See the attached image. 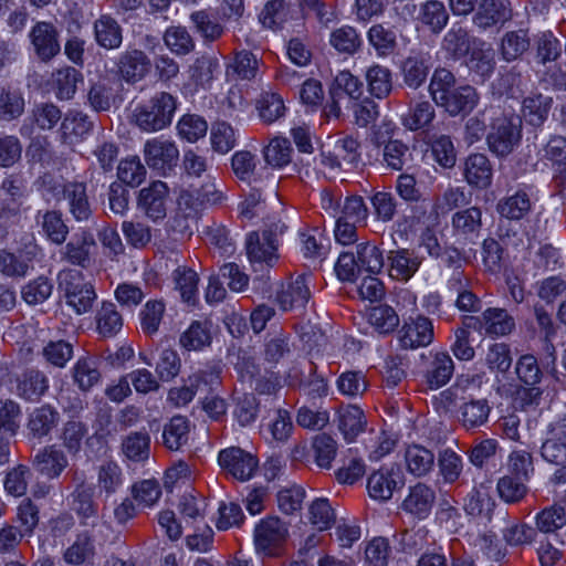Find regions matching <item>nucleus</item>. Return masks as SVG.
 <instances>
[{"instance_id":"32","label":"nucleus","mask_w":566,"mask_h":566,"mask_svg":"<svg viewBox=\"0 0 566 566\" xmlns=\"http://www.w3.org/2000/svg\"><path fill=\"white\" fill-rule=\"evenodd\" d=\"M417 19L432 33L438 34L447 25L449 13L442 2L429 0L420 6Z\"/></svg>"},{"instance_id":"18","label":"nucleus","mask_w":566,"mask_h":566,"mask_svg":"<svg viewBox=\"0 0 566 566\" xmlns=\"http://www.w3.org/2000/svg\"><path fill=\"white\" fill-rule=\"evenodd\" d=\"M15 395L27 401H38L49 389L46 376L35 369H29L18 376Z\"/></svg>"},{"instance_id":"2","label":"nucleus","mask_w":566,"mask_h":566,"mask_svg":"<svg viewBox=\"0 0 566 566\" xmlns=\"http://www.w3.org/2000/svg\"><path fill=\"white\" fill-rule=\"evenodd\" d=\"M176 108V98L170 93L158 92L135 109L136 125L145 132L161 130L171 124Z\"/></svg>"},{"instance_id":"23","label":"nucleus","mask_w":566,"mask_h":566,"mask_svg":"<svg viewBox=\"0 0 566 566\" xmlns=\"http://www.w3.org/2000/svg\"><path fill=\"white\" fill-rule=\"evenodd\" d=\"M59 421V411L50 405H43L31 411L27 428L32 438L42 439L51 433Z\"/></svg>"},{"instance_id":"59","label":"nucleus","mask_w":566,"mask_h":566,"mask_svg":"<svg viewBox=\"0 0 566 566\" xmlns=\"http://www.w3.org/2000/svg\"><path fill=\"white\" fill-rule=\"evenodd\" d=\"M259 400L253 394H243L235 398L233 416L240 426L247 427L253 423L259 413Z\"/></svg>"},{"instance_id":"48","label":"nucleus","mask_w":566,"mask_h":566,"mask_svg":"<svg viewBox=\"0 0 566 566\" xmlns=\"http://www.w3.org/2000/svg\"><path fill=\"white\" fill-rule=\"evenodd\" d=\"M292 147L287 138L275 137L264 148L265 161L275 168H282L291 163Z\"/></svg>"},{"instance_id":"10","label":"nucleus","mask_w":566,"mask_h":566,"mask_svg":"<svg viewBox=\"0 0 566 566\" xmlns=\"http://www.w3.org/2000/svg\"><path fill=\"white\" fill-rule=\"evenodd\" d=\"M405 479L401 469L392 465L389 469H380L374 472L367 482L369 495L379 501H388L391 499L394 491L402 488Z\"/></svg>"},{"instance_id":"7","label":"nucleus","mask_w":566,"mask_h":566,"mask_svg":"<svg viewBox=\"0 0 566 566\" xmlns=\"http://www.w3.org/2000/svg\"><path fill=\"white\" fill-rule=\"evenodd\" d=\"M218 461L222 469L242 482L250 480L254 475L259 464L253 454L238 447L220 451Z\"/></svg>"},{"instance_id":"24","label":"nucleus","mask_w":566,"mask_h":566,"mask_svg":"<svg viewBox=\"0 0 566 566\" xmlns=\"http://www.w3.org/2000/svg\"><path fill=\"white\" fill-rule=\"evenodd\" d=\"M510 18V10L501 0H481L473 15V23L480 30H486Z\"/></svg>"},{"instance_id":"29","label":"nucleus","mask_w":566,"mask_h":566,"mask_svg":"<svg viewBox=\"0 0 566 566\" xmlns=\"http://www.w3.org/2000/svg\"><path fill=\"white\" fill-rule=\"evenodd\" d=\"M564 526H566V509L560 504L547 506L535 515L537 534L556 535Z\"/></svg>"},{"instance_id":"30","label":"nucleus","mask_w":566,"mask_h":566,"mask_svg":"<svg viewBox=\"0 0 566 566\" xmlns=\"http://www.w3.org/2000/svg\"><path fill=\"white\" fill-rule=\"evenodd\" d=\"M72 377L80 390H90L101 379L97 359L91 356L78 358L73 366Z\"/></svg>"},{"instance_id":"33","label":"nucleus","mask_w":566,"mask_h":566,"mask_svg":"<svg viewBox=\"0 0 566 566\" xmlns=\"http://www.w3.org/2000/svg\"><path fill=\"white\" fill-rule=\"evenodd\" d=\"M531 206L528 195L518 190L514 195L500 199L496 210L501 217L507 220H521L531 211Z\"/></svg>"},{"instance_id":"28","label":"nucleus","mask_w":566,"mask_h":566,"mask_svg":"<svg viewBox=\"0 0 566 566\" xmlns=\"http://www.w3.org/2000/svg\"><path fill=\"white\" fill-rule=\"evenodd\" d=\"M553 105V98L543 94L527 96L522 103V115L525 122L534 127H541L547 119Z\"/></svg>"},{"instance_id":"38","label":"nucleus","mask_w":566,"mask_h":566,"mask_svg":"<svg viewBox=\"0 0 566 566\" xmlns=\"http://www.w3.org/2000/svg\"><path fill=\"white\" fill-rule=\"evenodd\" d=\"M454 371L452 358L447 353L436 354L430 367L426 374L427 382L431 389H438L444 386Z\"/></svg>"},{"instance_id":"49","label":"nucleus","mask_w":566,"mask_h":566,"mask_svg":"<svg viewBox=\"0 0 566 566\" xmlns=\"http://www.w3.org/2000/svg\"><path fill=\"white\" fill-rule=\"evenodd\" d=\"M382 159L388 168L396 171L402 170L412 160L408 145L398 139L386 144L382 150Z\"/></svg>"},{"instance_id":"35","label":"nucleus","mask_w":566,"mask_h":566,"mask_svg":"<svg viewBox=\"0 0 566 566\" xmlns=\"http://www.w3.org/2000/svg\"><path fill=\"white\" fill-rule=\"evenodd\" d=\"M531 40L526 30L506 32L500 45V53L504 61L513 62L528 51Z\"/></svg>"},{"instance_id":"61","label":"nucleus","mask_w":566,"mask_h":566,"mask_svg":"<svg viewBox=\"0 0 566 566\" xmlns=\"http://www.w3.org/2000/svg\"><path fill=\"white\" fill-rule=\"evenodd\" d=\"M53 291V284L45 276H39L23 286L21 291L22 298L30 305L42 304L46 301Z\"/></svg>"},{"instance_id":"19","label":"nucleus","mask_w":566,"mask_h":566,"mask_svg":"<svg viewBox=\"0 0 566 566\" xmlns=\"http://www.w3.org/2000/svg\"><path fill=\"white\" fill-rule=\"evenodd\" d=\"M64 199L69 203V211L77 222L88 221L93 214L91 203L83 182L70 181L64 184Z\"/></svg>"},{"instance_id":"27","label":"nucleus","mask_w":566,"mask_h":566,"mask_svg":"<svg viewBox=\"0 0 566 566\" xmlns=\"http://www.w3.org/2000/svg\"><path fill=\"white\" fill-rule=\"evenodd\" d=\"M390 263V275L407 281L419 269L421 259L408 249L392 250L387 256Z\"/></svg>"},{"instance_id":"25","label":"nucleus","mask_w":566,"mask_h":566,"mask_svg":"<svg viewBox=\"0 0 566 566\" xmlns=\"http://www.w3.org/2000/svg\"><path fill=\"white\" fill-rule=\"evenodd\" d=\"M431 69L428 54H416L408 56L401 64L403 83L412 90L419 88L427 80Z\"/></svg>"},{"instance_id":"36","label":"nucleus","mask_w":566,"mask_h":566,"mask_svg":"<svg viewBox=\"0 0 566 566\" xmlns=\"http://www.w3.org/2000/svg\"><path fill=\"white\" fill-rule=\"evenodd\" d=\"M70 499L72 510L82 518V523L94 526L98 517L97 504L94 502V488L72 491Z\"/></svg>"},{"instance_id":"51","label":"nucleus","mask_w":566,"mask_h":566,"mask_svg":"<svg viewBox=\"0 0 566 566\" xmlns=\"http://www.w3.org/2000/svg\"><path fill=\"white\" fill-rule=\"evenodd\" d=\"M24 98L18 91L2 88L0 92V120L10 122L24 112Z\"/></svg>"},{"instance_id":"52","label":"nucleus","mask_w":566,"mask_h":566,"mask_svg":"<svg viewBox=\"0 0 566 566\" xmlns=\"http://www.w3.org/2000/svg\"><path fill=\"white\" fill-rule=\"evenodd\" d=\"M515 373L525 386L538 385L543 377V370L539 363L532 354L522 355L517 359Z\"/></svg>"},{"instance_id":"17","label":"nucleus","mask_w":566,"mask_h":566,"mask_svg":"<svg viewBox=\"0 0 566 566\" xmlns=\"http://www.w3.org/2000/svg\"><path fill=\"white\" fill-rule=\"evenodd\" d=\"M289 531L284 522L276 516L268 517L261 521L254 530V539L256 547L269 549L277 546L287 537Z\"/></svg>"},{"instance_id":"50","label":"nucleus","mask_w":566,"mask_h":566,"mask_svg":"<svg viewBox=\"0 0 566 566\" xmlns=\"http://www.w3.org/2000/svg\"><path fill=\"white\" fill-rule=\"evenodd\" d=\"M368 41L378 55H388L394 52L397 41L392 29L384 24H375L368 31Z\"/></svg>"},{"instance_id":"34","label":"nucleus","mask_w":566,"mask_h":566,"mask_svg":"<svg viewBox=\"0 0 566 566\" xmlns=\"http://www.w3.org/2000/svg\"><path fill=\"white\" fill-rule=\"evenodd\" d=\"M163 444L171 450L178 451L189 439V422L182 416H175L163 429Z\"/></svg>"},{"instance_id":"16","label":"nucleus","mask_w":566,"mask_h":566,"mask_svg":"<svg viewBox=\"0 0 566 566\" xmlns=\"http://www.w3.org/2000/svg\"><path fill=\"white\" fill-rule=\"evenodd\" d=\"M202 208V200L197 191H181L177 200L176 213L172 218L174 229L181 233L188 231L190 222L197 219Z\"/></svg>"},{"instance_id":"11","label":"nucleus","mask_w":566,"mask_h":566,"mask_svg":"<svg viewBox=\"0 0 566 566\" xmlns=\"http://www.w3.org/2000/svg\"><path fill=\"white\" fill-rule=\"evenodd\" d=\"M144 156L150 168L165 174L166 170H170L176 166L179 151L174 143L154 138L145 144Z\"/></svg>"},{"instance_id":"42","label":"nucleus","mask_w":566,"mask_h":566,"mask_svg":"<svg viewBox=\"0 0 566 566\" xmlns=\"http://www.w3.org/2000/svg\"><path fill=\"white\" fill-rule=\"evenodd\" d=\"M97 331L103 337L116 335L123 326L122 315L112 302H103L96 315Z\"/></svg>"},{"instance_id":"58","label":"nucleus","mask_w":566,"mask_h":566,"mask_svg":"<svg viewBox=\"0 0 566 566\" xmlns=\"http://www.w3.org/2000/svg\"><path fill=\"white\" fill-rule=\"evenodd\" d=\"M117 176L123 184L137 187L146 178V168L138 157L125 158L117 167Z\"/></svg>"},{"instance_id":"37","label":"nucleus","mask_w":566,"mask_h":566,"mask_svg":"<svg viewBox=\"0 0 566 566\" xmlns=\"http://www.w3.org/2000/svg\"><path fill=\"white\" fill-rule=\"evenodd\" d=\"M45 235L55 244H62L69 234V227L65 224L62 213L57 210H46L36 216Z\"/></svg>"},{"instance_id":"14","label":"nucleus","mask_w":566,"mask_h":566,"mask_svg":"<svg viewBox=\"0 0 566 566\" xmlns=\"http://www.w3.org/2000/svg\"><path fill=\"white\" fill-rule=\"evenodd\" d=\"M32 464L40 474L53 480L69 467V460L64 451L55 446H49L34 455Z\"/></svg>"},{"instance_id":"13","label":"nucleus","mask_w":566,"mask_h":566,"mask_svg":"<svg viewBox=\"0 0 566 566\" xmlns=\"http://www.w3.org/2000/svg\"><path fill=\"white\" fill-rule=\"evenodd\" d=\"M312 275H298L283 287L276 301L283 311L304 308L311 297L310 283Z\"/></svg>"},{"instance_id":"53","label":"nucleus","mask_w":566,"mask_h":566,"mask_svg":"<svg viewBox=\"0 0 566 566\" xmlns=\"http://www.w3.org/2000/svg\"><path fill=\"white\" fill-rule=\"evenodd\" d=\"M400 547L406 554L418 555L428 553L427 549L430 545L429 532L426 527H419L411 531H405L400 535Z\"/></svg>"},{"instance_id":"26","label":"nucleus","mask_w":566,"mask_h":566,"mask_svg":"<svg viewBox=\"0 0 566 566\" xmlns=\"http://www.w3.org/2000/svg\"><path fill=\"white\" fill-rule=\"evenodd\" d=\"M94 35L96 43L106 50L118 49L123 42L119 23L108 14H103L95 20Z\"/></svg>"},{"instance_id":"22","label":"nucleus","mask_w":566,"mask_h":566,"mask_svg":"<svg viewBox=\"0 0 566 566\" xmlns=\"http://www.w3.org/2000/svg\"><path fill=\"white\" fill-rule=\"evenodd\" d=\"M400 333V344L403 348L428 346L433 339L432 323L423 316H418L412 323L405 324Z\"/></svg>"},{"instance_id":"41","label":"nucleus","mask_w":566,"mask_h":566,"mask_svg":"<svg viewBox=\"0 0 566 566\" xmlns=\"http://www.w3.org/2000/svg\"><path fill=\"white\" fill-rule=\"evenodd\" d=\"M364 412L357 406H348L339 416L338 428L346 441L352 442L365 430Z\"/></svg>"},{"instance_id":"62","label":"nucleus","mask_w":566,"mask_h":566,"mask_svg":"<svg viewBox=\"0 0 566 566\" xmlns=\"http://www.w3.org/2000/svg\"><path fill=\"white\" fill-rule=\"evenodd\" d=\"M256 108L260 118L271 124L283 116L285 106L280 95L275 93H265L258 101Z\"/></svg>"},{"instance_id":"9","label":"nucleus","mask_w":566,"mask_h":566,"mask_svg":"<svg viewBox=\"0 0 566 566\" xmlns=\"http://www.w3.org/2000/svg\"><path fill=\"white\" fill-rule=\"evenodd\" d=\"M34 52L41 61H50L61 50L59 31L52 22H36L29 34Z\"/></svg>"},{"instance_id":"1","label":"nucleus","mask_w":566,"mask_h":566,"mask_svg":"<svg viewBox=\"0 0 566 566\" xmlns=\"http://www.w3.org/2000/svg\"><path fill=\"white\" fill-rule=\"evenodd\" d=\"M453 73L444 67H438L429 84V93L433 102L451 116L471 113L479 102V94L471 85L455 86Z\"/></svg>"},{"instance_id":"64","label":"nucleus","mask_w":566,"mask_h":566,"mask_svg":"<svg viewBox=\"0 0 566 566\" xmlns=\"http://www.w3.org/2000/svg\"><path fill=\"white\" fill-rule=\"evenodd\" d=\"M166 45L178 55H186L190 53L195 48V42L182 27H171L164 35Z\"/></svg>"},{"instance_id":"44","label":"nucleus","mask_w":566,"mask_h":566,"mask_svg":"<svg viewBox=\"0 0 566 566\" xmlns=\"http://www.w3.org/2000/svg\"><path fill=\"white\" fill-rule=\"evenodd\" d=\"M365 77L369 93L377 98L388 96L392 90L391 72L385 66H370L366 71Z\"/></svg>"},{"instance_id":"12","label":"nucleus","mask_w":566,"mask_h":566,"mask_svg":"<svg viewBox=\"0 0 566 566\" xmlns=\"http://www.w3.org/2000/svg\"><path fill=\"white\" fill-rule=\"evenodd\" d=\"M96 245L95 239L91 231L83 230L75 235L73 240L67 242L61 251V259L72 265L86 269L91 265V249Z\"/></svg>"},{"instance_id":"63","label":"nucleus","mask_w":566,"mask_h":566,"mask_svg":"<svg viewBox=\"0 0 566 566\" xmlns=\"http://www.w3.org/2000/svg\"><path fill=\"white\" fill-rule=\"evenodd\" d=\"M93 125L94 122L88 115L80 111H71L63 118L61 128L65 136L83 137L92 130Z\"/></svg>"},{"instance_id":"60","label":"nucleus","mask_w":566,"mask_h":566,"mask_svg":"<svg viewBox=\"0 0 566 566\" xmlns=\"http://www.w3.org/2000/svg\"><path fill=\"white\" fill-rule=\"evenodd\" d=\"M357 262L359 271L376 274L379 273L384 266L382 252L369 243H361L357 245Z\"/></svg>"},{"instance_id":"21","label":"nucleus","mask_w":566,"mask_h":566,"mask_svg":"<svg viewBox=\"0 0 566 566\" xmlns=\"http://www.w3.org/2000/svg\"><path fill=\"white\" fill-rule=\"evenodd\" d=\"M493 168L484 154L470 155L464 164V178L470 186L486 189L492 184Z\"/></svg>"},{"instance_id":"31","label":"nucleus","mask_w":566,"mask_h":566,"mask_svg":"<svg viewBox=\"0 0 566 566\" xmlns=\"http://www.w3.org/2000/svg\"><path fill=\"white\" fill-rule=\"evenodd\" d=\"M460 421L467 430H473L486 423L491 408L485 399H472L460 406Z\"/></svg>"},{"instance_id":"54","label":"nucleus","mask_w":566,"mask_h":566,"mask_svg":"<svg viewBox=\"0 0 566 566\" xmlns=\"http://www.w3.org/2000/svg\"><path fill=\"white\" fill-rule=\"evenodd\" d=\"M526 481L513 475H504L499 479L496 490L500 497L506 503H517L522 501L526 493Z\"/></svg>"},{"instance_id":"40","label":"nucleus","mask_w":566,"mask_h":566,"mask_svg":"<svg viewBox=\"0 0 566 566\" xmlns=\"http://www.w3.org/2000/svg\"><path fill=\"white\" fill-rule=\"evenodd\" d=\"M483 321L486 334L494 336L507 335L515 326L514 318L503 308L485 310Z\"/></svg>"},{"instance_id":"57","label":"nucleus","mask_w":566,"mask_h":566,"mask_svg":"<svg viewBox=\"0 0 566 566\" xmlns=\"http://www.w3.org/2000/svg\"><path fill=\"white\" fill-rule=\"evenodd\" d=\"M368 319L370 324L381 334H387L399 325V316L388 305H378L370 310Z\"/></svg>"},{"instance_id":"20","label":"nucleus","mask_w":566,"mask_h":566,"mask_svg":"<svg viewBox=\"0 0 566 566\" xmlns=\"http://www.w3.org/2000/svg\"><path fill=\"white\" fill-rule=\"evenodd\" d=\"M117 67L126 82L135 83L148 73L150 61L143 51L134 49L120 54Z\"/></svg>"},{"instance_id":"3","label":"nucleus","mask_w":566,"mask_h":566,"mask_svg":"<svg viewBox=\"0 0 566 566\" xmlns=\"http://www.w3.org/2000/svg\"><path fill=\"white\" fill-rule=\"evenodd\" d=\"M59 289L64 293L66 304L77 315L88 313L97 295L94 286L86 282L82 272L74 269L62 270L57 274Z\"/></svg>"},{"instance_id":"46","label":"nucleus","mask_w":566,"mask_h":566,"mask_svg":"<svg viewBox=\"0 0 566 566\" xmlns=\"http://www.w3.org/2000/svg\"><path fill=\"white\" fill-rule=\"evenodd\" d=\"M468 66L481 76H489L495 66L493 50L490 46H485L484 42H480L479 45L471 50Z\"/></svg>"},{"instance_id":"4","label":"nucleus","mask_w":566,"mask_h":566,"mask_svg":"<svg viewBox=\"0 0 566 566\" xmlns=\"http://www.w3.org/2000/svg\"><path fill=\"white\" fill-rule=\"evenodd\" d=\"M522 138V118L502 115L494 118L486 134L489 150L497 157H506L518 146Z\"/></svg>"},{"instance_id":"6","label":"nucleus","mask_w":566,"mask_h":566,"mask_svg":"<svg viewBox=\"0 0 566 566\" xmlns=\"http://www.w3.org/2000/svg\"><path fill=\"white\" fill-rule=\"evenodd\" d=\"M169 199L168 186L160 181H154L148 187L139 190L137 208L151 221L157 222L167 216Z\"/></svg>"},{"instance_id":"43","label":"nucleus","mask_w":566,"mask_h":566,"mask_svg":"<svg viewBox=\"0 0 566 566\" xmlns=\"http://www.w3.org/2000/svg\"><path fill=\"white\" fill-rule=\"evenodd\" d=\"M405 459L408 471L416 476L426 475L434 463L433 453L421 446L409 447L406 450Z\"/></svg>"},{"instance_id":"39","label":"nucleus","mask_w":566,"mask_h":566,"mask_svg":"<svg viewBox=\"0 0 566 566\" xmlns=\"http://www.w3.org/2000/svg\"><path fill=\"white\" fill-rule=\"evenodd\" d=\"M150 437L146 431H136L127 434L122 441V452L135 462H143L149 458Z\"/></svg>"},{"instance_id":"56","label":"nucleus","mask_w":566,"mask_h":566,"mask_svg":"<svg viewBox=\"0 0 566 566\" xmlns=\"http://www.w3.org/2000/svg\"><path fill=\"white\" fill-rule=\"evenodd\" d=\"M539 154L542 159L549 161L553 167L566 166V137L551 135L543 144Z\"/></svg>"},{"instance_id":"15","label":"nucleus","mask_w":566,"mask_h":566,"mask_svg":"<svg viewBox=\"0 0 566 566\" xmlns=\"http://www.w3.org/2000/svg\"><path fill=\"white\" fill-rule=\"evenodd\" d=\"M436 493L424 483H417L409 489L407 497L401 503V509L420 518H426L434 504Z\"/></svg>"},{"instance_id":"55","label":"nucleus","mask_w":566,"mask_h":566,"mask_svg":"<svg viewBox=\"0 0 566 566\" xmlns=\"http://www.w3.org/2000/svg\"><path fill=\"white\" fill-rule=\"evenodd\" d=\"M313 450L316 464L322 469H329L336 457L337 443L326 433H319L313 439Z\"/></svg>"},{"instance_id":"45","label":"nucleus","mask_w":566,"mask_h":566,"mask_svg":"<svg viewBox=\"0 0 566 566\" xmlns=\"http://www.w3.org/2000/svg\"><path fill=\"white\" fill-rule=\"evenodd\" d=\"M470 45L468 31L458 25H453L442 40V49L455 60L465 56L470 52Z\"/></svg>"},{"instance_id":"5","label":"nucleus","mask_w":566,"mask_h":566,"mask_svg":"<svg viewBox=\"0 0 566 566\" xmlns=\"http://www.w3.org/2000/svg\"><path fill=\"white\" fill-rule=\"evenodd\" d=\"M284 224H274L260 235L258 232H251L245 240V250L248 259L251 263H266L272 265L273 261L277 259L276 255V233H283L285 230Z\"/></svg>"},{"instance_id":"47","label":"nucleus","mask_w":566,"mask_h":566,"mask_svg":"<svg viewBox=\"0 0 566 566\" xmlns=\"http://www.w3.org/2000/svg\"><path fill=\"white\" fill-rule=\"evenodd\" d=\"M369 199L376 220L384 223L394 220L397 214L398 201L391 192L377 191Z\"/></svg>"},{"instance_id":"8","label":"nucleus","mask_w":566,"mask_h":566,"mask_svg":"<svg viewBox=\"0 0 566 566\" xmlns=\"http://www.w3.org/2000/svg\"><path fill=\"white\" fill-rule=\"evenodd\" d=\"M541 455L551 464L562 465L566 462V416L547 426Z\"/></svg>"}]
</instances>
